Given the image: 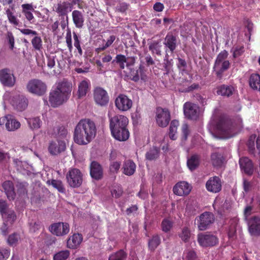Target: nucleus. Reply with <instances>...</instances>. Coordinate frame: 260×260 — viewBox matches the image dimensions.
<instances>
[{
	"label": "nucleus",
	"mask_w": 260,
	"mask_h": 260,
	"mask_svg": "<svg viewBox=\"0 0 260 260\" xmlns=\"http://www.w3.org/2000/svg\"><path fill=\"white\" fill-rule=\"evenodd\" d=\"M96 127L94 122L89 119H81L74 129V142L80 145L89 143L95 137Z\"/></svg>",
	"instance_id": "obj_1"
},
{
	"label": "nucleus",
	"mask_w": 260,
	"mask_h": 260,
	"mask_svg": "<svg viewBox=\"0 0 260 260\" xmlns=\"http://www.w3.org/2000/svg\"><path fill=\"white\" fill-rule=\"evenodd\" d=\"M109 127L112 136L119 141H125L129 137L127 129L128 118L122 115H116L110 118Z\"/></svg>",
	"instance_id": "obj_2"
},
{
	"label": "nucleus",
	"mask_w": 260,
	"mask_h": 260,
	"mask_svg": "<svg viewBox=\"0 0 260 260\" xmlns=\"http://www.w3.org/2000/svg\"><path fill=\"white\" fill-rule=\"evenodd\" d=\"M72 84L62 81L57 84L56 87L50 92L49 101L52 107H57L62 105L69 98L72 90Z\"/></svg>",
	"instance_id": "obj_3"
},
{
	"label": "nucleus",
	"mask_w": 260,
	"mask_h": 260,
	"mask_svg": "<svg viewBox=\"0 0 260 260\" xmlns=\"http://www.w3.org/2000/svg\"><path fill=\"white\" fill-rule=\"evenodd\" d=\"M47 85L42 80L37 79L29 80L26 85L27 90L38 96L43 95L47 91Z\"/></svg>",
	"instance_id": "obj_4"
},
{
	"label": "nucleus",
	"mask_w": 260,
	"mask_h": 260,
	"mask_svg": "<svg viewBox=\"0 0 260 260\" xmlns=\"http://www.w3.org/2000/svg\"><path fill=\"white\" fill-rule=\"evenodd\" d=\"M214 214L210 212H205L196 218L195 223L197 224L200 231H204L208 229L214 221Z\"/></svg>",
	"instance_id": "obj_5"
},
{
	"label": "nucleus",
	"mask_w": 260,
	"mask_h": 260,
	"mask_svg": "<svg viewBox=\"0 0 260 260\" xmlns=\"http://www.w3.org/2000/svg\"><path fill=\"white\" fill-rule=\"evenodd\" d=\"M66 178L69 185L73 188L79 187L82 183V174L78 169L70 170L67 174Z\"/></svg>",
	"instance_id": "obj_6"
},
{
	"label": "nucleus",
	"mask_w": 260,
	"mask_h": 260,
	"mask_svg": "<svg viewBox=\"0 0 260 260\" xmlns=\"http://www.w3.org/2000/svg\"><path fill=\"white\" fill-rule=\"evenodd\" d=\"M156 122L161 127H166L171 120L170 112L167 108L157 107L156 109Z\"/></svg>",
	"instance_id": "obj_7"
},
{
	"label": "nucleus",
	"mask_w": 260,
	"mask_h": 260,
	"mask_svg": "<svg viewBox=\"0 0 260 260\" xmlns=\"http://www.w3.org/2000/svg\"><path fill=\"white\" fill-rule=\"evenodd\" d=\"M198 242L203 247H210L218 244V239L215 235L210 233H201L198 236Z\"/></svg>",
	"instance_id": "obj_8"
},
{
	"label": "nucleus",
	"mask_w": 260,
	"mask_h": 260,
	"mask_svg": "<svg viewBox=\"0 0 260 260\" xmlns=\"http://www.w3.org/2000/svg\"><path fill=\"white\" fill-rule=\"evenodd\" d=\"M0 125H5L9 132H14L20 127L21 124L11 115H7L0 118Z\"/></svg>",
	"instance_id": "obj_9"
},
{
	"label": "nucleus",
	"mask_w": 260,
	"mask_h": 260,
	"mask_svg": "<svg viewBox=\"0 0 260 260\" xmlns=\"http://www.w3.org/2000/svg\"><path fill=\"white\" fill-rule=\"evenodd\" d=\"M0 82L5 86L12 87L16 82V78L12 72L8 68L0 70Z\"/></svg>",
	"instance_id": "obj_10"
},
{
	"label": "nucleus",
	"mask_w": 260,
	"mask_h": 260,
	"mask_svg": "<svg viewBox=\"0 0 260 260\" xmlns=\"http://www.w3.org/2000/svg\"><path fill=\"white\" fill-rule=\"evenodd\" d=\"M93 99L95 103L101 106L107 105L109 101V97L107 92L100 87H97L94 88Z\"/></svg>",
	"instance_id": "obj_11"
},
{
	"label": "nucleus",
	"mask_w": 260,
	"mask_h": 260,
	"mask_svg": "<svg viewBox=\"0 0 260 260\" xmlns=\"http://www.w3.org/2000/svg\"><path fill=\"white\" fill-rule=\"evenodd\" d=\"M19 30L24 35H31L34 36L31 43L35 50L40 51L42 49L43 42L42 39L41 37L39 36V34L36 31L28 28L19 29Z\"/></svg>",
	"instance_id": "obj_12"
},
{
	"label": "nucleus",
	"mask_w": 260,
	"mask_h": 260,
	"mask_svg": "<svg viewBox=\"0 0 260 260\" xmlns=\"http://www.w3.org/2000/svg\"><path fill=\"white\" fill-rule=\"evenodd\" d=\"M183 111L186 118L190 120H196L199 116V107L196 104L186 102L183 106Z\"/></svg>",
	"instance_id": "obj_13"
},
{
	"label": "nucleus",
	"mask_w": 260,
	"mask_h": 260,
	"mask_svg": "<svg viewBox=\"0 0 260 260\" xmlns=\"http://www.w3.org/2000/svg\"><path fill=\"white\" fill-rule=\"evenodd\" d=\"M246 221L250 235L256 237L260 236V218L257 216H253Z\"/></svg>",
	"instance_id": "obj_14"
},
{
	"label": "nucleus",
	"mask_w": 260,
	"mask_h": 260,
	"mask_svg": "<svg viewBox=\"0 0 260 260\" xmlns=\"http://www.w3.org/2000/svg\"><path fill=\"white\" fill-rule=\"evenodd\" d=\"M53 10L61 17V19H64L66 17V21L68 22L69 20L68 14L72 11V6L71 3L68 2H60L54 6Z\"/></svg>",
	"instance_id": "obj_15"
},
{
	"label": "nucleus",
	"mask_w": 260,
	"mask_h": 260,
	"mask_svg": "<svg viewBox=\"0 0 260 260\" xmlns=\"http://www.w3.org/2000/svg\"><path fill=\"white\" fill-rule=\"evenodd\" d=\"M115 104L116 108L121 111H127L133 105L132 100L126 95L120 94L116 99Z\"/></svg>",
	"instance_id": "obj_16"
},
{
	"label": "nucleus",
	"mask_w": 260,
	"mask_h": 260,
	"mask_svg": "<svg viewBox=\"0 0 260 260\" xmlns=\"http://www.w3.org/2000/svg\"><path fill=\"white\" fill-rule=\"evenodd\" d=\"M49 231L57 236L67 235L70 231L69 225L66 222H58L52 224L49 227Z\"/></svg>",
	"instance_id": "obj_17"
},
{
	"label": "nucleus",
	"mask_w": 260,
	"mask_h": 260,
	"mask_svg": "<svg viewBox=\"0 0 260 260\" xmlns=\"http://www.w3.org/2000/svg\"><path fill=\"white\" fill-rule=\"evenodd\" d=\"M239 164L243 173L248 176H252L254 171L252 161L247 157H242L239 159Z\"/></svg>",
	"instance_id": "obj_18"
},
{
	"label": "nucleus",
	"mask_w": 260,
	"mask_h": 260,
	"mask_svg": "<svg viewBox=\"0 0 260 260\" xmlns=\"http://www.w3.org/2000/svg\"><path fill=\"white\" fill-rule=\"evenodd\" d=\"M217 128L224 134L232 136L233 126L230 119L221 118L217 124Z\"/></svg>",
	"instance_id": "obj_19"
},
{
	"label": "nucleus",
	"mask_w": 260,
	"mask_h": 260,
	"mask_svg": "<svg viewBox=\"0 0 260 260\" xmlns=\"http://www.w3.org/2000/svg\"><path fill=\"white\" fill-rule=\"evenodd\" d=\"M221 181L217 176L210 178L206 183L207 189L210 192L217 193L221 189Z\"/></svg>",
	"instance_id": "obj_20"
},
{
	"label": "nucleus",
	"mask_w": 260,
	"mask_h": 260,
	"mask_svg": "<svg viewBox=\"0 0 260 260\" xmlns=\"http://www.w3.org/2000/svg\"><path fill=\"white\" fill-rule=\"evenodd\" d=\"M90 174L91 177L95 179H101L103 175L102 166L96 161H92L90 165Z\"/></svg>",
	"instance_id": "obj_21"
},
{
	"label": "nucleus",
	"mask_w": 260,
	"mask_h": 260,
	"mask_svg": "<svg viewBox=\"0 0 260 260\" xmlns=\"http://www.w3.org/2000/svg\"><path fill=\"white\" fill-rule=\"evenodd\" d=\"M78 89L77 96L78 99H82L85 97L87 93L90 91L91 83L88 79L81 81L78 84Z\"/></svg>",
	"instance_id": "obj_22"
},
{
	"label": "nucleus",
	"mask_w": 260,
	"mask_h": 260,
	"mask_svg": "<svg viewBox=\"0 0 260 260\" xmlns=\"http://www.w3.org/2000/svg\"><path fill=\"white\" fill-rule=\"evenodd\" d=\"M66 149V144L62 141H52L48 147L49 152L52 155H57Z\"/></svg>",
	"instance_id": "obj_23"
},
{
	"label": "nucleus",
	"mask_w": 260,
	"mask_h": 260,
	"mask_svg": "<svg viewBox=\"0 0 260 260\" xmlns=\"http://www.w3.org/2000/svg\"><path fill=\"white\" fill-rule=\"evenodd\" d=\"M73 22L75 27L82 28L84 24L85 18L83 13L79 10H75L72 12Z\"/></svg>",
	"instance_id": "obj_24"
},
{
	"label": "nucleus",
	"mask_w": 260,
	"mask_h": 260,
	"mask_svg": "<svg viewBox=\"0 0 260 260\" xmlns=\"http://www.w3.org/2000/svg\"><path fill=\"white\" fill-rule=\"evenodd\" d=\"M2 187L9 201L14 200L15 198L16 193L14 190V186L12 181L7 180L3 182Z\"/></svg>",
	"instance_id": "obj_25"
},
{
	"label": "nucleus",
	"mask_w": 260,
	"mask_h": 260,
	"mask_svg": "<svg viewBox=\"0 0 260 260\" xmlns=\"http://www.w3.org/2000/svg\"><path fill=\"white\" fill-rule=\"evenodd\" d=\"M144 67L140 64L138 69H135L133 68L128 69L129 70V76L131 80L135 82H137L141 78L142 80L145 79L144 75Z\"/></svg>",
	"instance_id": "obj_26"
},
{
	"label": "nucleus",
	"mask_w": 260,
	"mask_h": 260,
	"mask_svg": "<svg viewBox=\"0 0 260 260\" xmlns=\"http://www.w3.org/2000/svg\"><path fill=\"white\" fill-rule=\"evenodd\" d=\"M22 13L25 18L30 23L33 22L35 18L32 14L34 8L32 4H24L21 5Z\"/></svg>",
	"instance_id": "obj_27"
},
{
	"label": "nucleus",
	"mask_w": 260,
	"mask_h": 260,
	"mask_svg": "<svg viewBox=\"0 0 260 260\" xmlns=\"http://www.w3.org/2000/svg\"><path fill=\"white\" fill-rule=\"evenodd\" d=\"M82 235L80 234H74L70 237L67 241V246L69 248L76 249L82 241Z\"/></svg>",
	"instance_id": "obj_28"
},
{
	"label": "nucleus",
	"mask_w": 260,
	"mask_h": 260,
	"mask_svg": "<svg viewBox=\"0 0 260 260\" xmlns=\"http://www.w3.org/2000/svg\"><path fill=\"white\" fill-rule=\"evenodd\" d=\"M136 169V165L135 162L130 159L125 160L122 168L123 173L127 176L133 175Z\"/></svg>",
	"instance_id": "obj_29"
},
{
	"label": "nucleus",
	"mask_w": 260,
	"mask_h": 260,
	"mask_svg": "<svg viewBox=\"0 0 260 260\" xmlns=\"http://www.w3.org/2000/svg\"><path fill=\"white\" fill-rule=\"evenodd\" d=\"M230 66V63L229 60L220 63L217 66L214 64L213 70L215 72L216 76L219 79H221L222 77L223 73L228 70Z\"/></svg>",
	"instance_id": "obj_30"
},
{
	"label": "nucleus",
	"mask_w": 260,
	"mask_h": 260,
	"mask_svg": "<svg viewBox=\"0 0 260 260\" xmlns=\"http://www.w3.org/2000/svg\"><path fill=\"white\" fill-rule=\"evenodd\" d=\"M137 50L134 48H132V50L129 52L128 50H125V63L126 67L128 68H131L136 62L137 57L136 55H132V53L136 54V52Z\"/></svg>",
	"instance_id": "obj_31"
},
{
	"label": "nucleus",
	"mask_w": 260,
	"mask_h": 260,
	"mask_svg": "<svg viewBox=\"0 0 260 260\" xmlns=\"http://www.w3.org/2000/svg\"><path fill=\"white\" fill-rule=\"evenodd\" d=\"M179 126V121L176 120H172L171 122L169 127V137L171 140H175L178 138L177 129Z\"/></svg>",
	"instance_id": "obj_32"
},
{
	"label": "nucleus",
	"mask_w": 260,
	"mask_h": 260,
	"mask_svg": "<svg viewBox=\"0 0 260 260\" xmlns=\"http://www.w3.org/2000/svg\"><path fill=\"white\" fill-rule=\"evenodd\" d=\"M28 106V100L23 95H19L16 103V109L20 111L24 110Z\"/></svg>",
	"instance_id": "obj_33"
},
{
	"label": "nucleus",
	"mask_w": 260,
	"mask_h": 260,
	"mask_svg": "<svg viewBox=\"0 0 260 260\" xmlns=\"http://www.w3.org/2000/svg\"><path fill=\"white\" fill-rule=\"evenodd\" d=\"M200 158L199 155L194 154L192 155L190 158L188 159L187 164L189 170L193 171L199 167Z\"/></svg>",
	"instance_id": "obj_34"
},
{
	"label": "nucleus",
	"mask_w": 260,
	"mask_h": 260,
	"mask_svg": "<svg viewBox=\"0 0 260 260\" xmlns=\"http://www.w3.org/2000/svg\"><path fill=\"white\" fill-rule=\"evenodd\" d=\"M249 82L252 88L259 90L260 76L258 74H252L250 77Z\"/></svg>",
	"instance_id": "obj_35"
},
{
	"label": "nucleus",
	"mask_w": 260,
	"mask_h": 260,
	"mask_svg": "<svg viewBox=\"0 0 260 260\" xmlns=\"http://www.w3.org/2000/svg\"><path fill=\"white\" fill-rule=\"evenodd\" d=\"M161 240L158 235H155L152 236L151 239L148 241V248L151 251H154L155 249L160 244Z\"/></svg>",
	"instance_id": "obj_36"
},
{
	"label": "nucleus",
	"mask_w": 260,
	"mask_h": 260,
	"mask_svg": "<svg viewBox=\"0 0 260 260\" xmlns=\"http://www.w3.org/2000/svg\"><path fill=\"white\" fill-rule=\"evenodd\" d=\"M159 152L160 150L159 148L153 147L146 152L145 157L146 159L150 161L155 160L159 156Z\"/></svg>",
	"instance_id": "obj_37"
},
{
	"label": "nucleus",
	"mask_w": 260,
	"mask_h": 260,
	"mask_svg": "<svg viewBox=\"0 0 260 260\" xmlns=\"http://www.w3.org/2000/svg\"><path fill=\"white\" fill-rule=\"evenodd\" d=\"M211 161L214 167H220L223 164V158L221 154L215 152L211 155Z\"/></svg>",
	"instance_id": "obj_38"
},
{
	"label": "nucleus",
	"mask_w": 260,
	"mask_h": 260,
	"mask_svg": "<svg viewBox=\"0 0 260 260\" xmlns=\"http://www.w3.org/2000/svg\"><path fill=\"white\" fill-rule=\"evenodd\" d=\"M232 87L222 85L217 88V94L222 96H230L233 93Z\"/></svg>",
	"instance_id": "obj_39"
},
{
	"label": "nucleus",
	"mask_w": 260,
	"mask_h": 260,
	"mask_svg": "<svg viewBox=\"0 0 260 260\" xmlns=\"http://www.w3.org/2000/svg\"><path fill=\"white\" fill-rule=\"evenodd\" d=\"M27 123L31 129H36L40 128L42 121L39 117H33L26 119Z\"/></svg>",
	"instance_id": "obj_40"
},
{
	"label": "nucleus",
	"mask_w": 260,
	"mask_h": 260,
	"mask_svg": "<svg viewBox=\"0 0 260 260\" xmlns=\"http://www.w3.org/2000/svg\"><path fill=\"white\" fill-rule=\"evenodd\" d=\"M191 190V186L186 182L180 181V196L188 195Z\"/></svg>",
	"instance_id": "obj_41"
},
{
	"label": "nucleus",
	"mask_w": 260,
	"mask_h": 260,
	"mask_svg": "<svg viewBox=\"0 0 260 260\" xmlns=\"http://www.w3.org/2000/svg\"><path fill=\"white\" fill-rule=\"evenodd\" d=\"M126 253L121 249L110 255L109 260H126Z\"/></svg>",
	"instance_id": "obj_42"
},
{
	"label": "nucleus",
	"mask_w": 260,
	"mask_h": 260,
	"mask_svg": "<svg viewBox=\"0 0 260 260\" xmlns=\"http://www.w3.org/2000/svg\"><path fill=\"white\" fill-rule=\"evenodd\" d=\"M47 183L49 184H51L53 187L57 189L59 192L61 193H64L65 192V188L62 182L60 180L52 179L51 181H48Z\"/></svg>",
	"instance_id": "obj_43"
},
{
	"label": "nucleus",
	"mask_w": 260,
	"mask_h": 260,
	"mask_svg": "<svg viewBox=\"0 0 260 260\" xmlns=\"http://www.w3.org/2000/svg\"><path fill=\"white\" fill-rule=\"evenodd\" d=\"M9 22L15 26H19V21L14 13L9 9L6 11Z\"/></svg>",
	"instance_id": "obj_44"
},
{
	"label": "nucleus",
	"mask_w": 260,
	"mask_h": 260,
	"mask_svg": "<svg viewBox=\"0 0 260 260\" xmlns=\"http://www.w3.org/2000/svg\"><path fill=\"white\" fill-rule=\"evenodd\" d=\"M2 217L6 220V222H9L11 224H12L16 219V215L14 211L11 209Z\"/></svg>",
	"instance_id": "obj_45"
},
{
	"label": "nucleus",
	"mask_w": 260,
	"mask_h": 260,
	"mask_svg": "<svg viewBox=\"0 0 260 260\" xmlns=\"http://www.w3.org/2000/svg\"><path fill=\"white\" fill-rule=\"evenodd\" d=\"M161 45L158 42H153L149 45V49L151 51L152 54L155 53L157 55H161Z\"/></svg>",
	"instance_id": "obj_46"
},
{
	"label": "nucleus",
	"mask_w": 260,
	"mask_h": 260,
	"mask_svg": "<svg viewBox=\"0 0 260 260\" xmlns=\"http://www.w3.org/2000/svg\"><path fill=\"white\" fill-rule=\"evenodd\" d=\"M166 45L173 51L176 48V38L173 36H167L166 38Z\"/></svg>",
	"instance_id": "obj_47"
},
{
	"label": "nucleus",
	"mask_w": 260,
	"mask_h": 260,
	"mask_svg": "<svg viewBox=\"0 0 260 260\" xmlns=\"http://www.w3.org/2000/svg\"><path fill=\"white\" fill-rule=\"evenodd\" d=\"M121 165L120 161H112L110 162L109 171L111 174H117Z\"/></svg>",
	"instance_id": "obj_48"
},
{
	"label": "nucleus",
	"mask_w": 260,
	"mask_h": 260,
	"mask_svg": "<svg viewBox=\"0 0 260 260\" xmlns=\"http://www.w3.org/2000/svg\"><path fill=\"white\" fill-rule=\"evenodd\" d=\"M70 255V252L68 250L60 251L54 255V260H66Z\"/></svg>",
	"instance_id": "obj_49"
},
{
	"label": "nucleus",
	"mask_w": 260,
	"mask_h": 260,
	"mask_svg": "<svg viewBox=\"0 0 260 260\" xmlns=\"http://www.w3.org/2000/svg\"><path fill=\"white\" fill-rule=\"evenodd\" d=\"M228 55L229 53L226 50H224L221 51L217 55L214 64H215L216 66H217L220 63L226 61L225 59L227 58Z\"/></svg>",
	"instance_id": "obj_50"
},
{
	"label": "nucleus",
	"mask_w": 260,
	"mask_h": 260,
	"mask_svg": "<svg viewBox=\"0 0 260 260\" xmlns=\"http://www.w3.org/2000/svg\"><path fill=\"white\" fill-rule=\"evenodd\" d=\"M256 138L255 135H252L250 136L248 142L247 143L248 148L249 152L251 154H254L255 147L254 141Z\"/></svg>",
	"instance_id": "obj_51"
},
{
	"label": "nucleus",
	"mask_w": 260,
	"mask_h": 260,
	"mask_svg": "<svg viewBox=\"0 0 260 260\" xmlns=\"http://www.w3.org/2000/svg\"><path fill=\"white\" fill-rule=\"evenodd\" d=\"M161 229L165 232L170 231L173 226V222L168 219H164L161 222Z\"/></svg>",
	"instance_id": "obj_52"
},
{
	"label": "nucleus",
	"mask_w": 260,
	"mask_h": 260,
	"mask_svg": "<svg viewBox=\"0 0 260 260\" xmlns=\"http://www.w3.org/2000/svg\"><path fill=\"white\" fill-rule=\"evenodd\" d=\"M191 233L190 230L187 227L182 229L181 236H180L182 241L187 242L190 238Z\"/></svg>",
	"instance_id": "obj_53"
},
{
	"label": "nucleus",
	"mask_w": 260,
	"mask_h": 260,
	"mask_svg": "<svg viewBox=\"0 0 260 260\" xmlns=\"http://www.w3.org/2000/svg\"><path fill=\"white\" fill-rule=\"evenodd\" d=\"M115 61L117 63L119 64L121 69H124L125 68L124 63H125V56L122 54H117L115 57Z\"/></svg>",
	"instance_id": "obj_54"
},
{
	"label": "nucleus",
	"mask_w": 260,
	"mask_h": 260,
	"mask_svg": "<svg viewBox=\"0 0 260 260\" xmlns=\"http://www.w3.org/2000/svg\"><path fill=\"white\" fill-rule=\"evenodd\" d=\"M10 209L7 202L0 200V213L2 216H4L5 214Z\"/></svg>",
	"instance_id": "obj_55"
},
{
	"label": "nucleus",
	"mask_w": 260,
	"mask_h": 260,
	"mask_svg": "<svg viewBox=\"0 0 260 260\" xmlns=\"http://www.w3.org/2000/svg\"><path fill=\"white\" fill-rule=\"evenodd\" d=\"M7 40L10 45V49L13 50L14 48L15 39L11 31H8L7 34Z\"/></svg>",
	"instance_id": "obj_56"
},
{
	"label": "nucleus",
	"mask_w": 260,
	"mask_h": 260,
	"mask_svg": "<svg viewBox=\"0 0 260 260\" xmlns=\"http://www.w3.org/2000/svg\"><path fill=\"white\" fill-rule=\"evenodd\" d=\"M182 140H186L187 139L188 136L190 134V130L189 129L188 125L187 123H184L182 127Z\"/></svg>",
	"instance_id": "obj_57"
},
{
	"label": "nucleus",
	"mask_w": 260,
	"mask_h": 260,
	"mask_svg": "<svg viewBox=\"0 0 260 260\" xmlns=\"http://www.w3.org/2000/svg\"><path fill=\"white\" fill-rule=\"evenodd\" d=\"M66 42L69 50L71 51L73 49L72 34L70 30H69L66 34Z\"/></svg>",
	"instance_id": "obj_58"
},
{
	"label": "nucleus",
	"mask_w": 260,
	"mask_h": 260,
	"mask_svg": "<svg viewBox=\"0 0 260 260\" xmlns=\"http://www.w3.org/2000/svg\"><path fill=\"white\" fill-rule=\"evenodd\" d=\"M17 191L20 196L27 195V191L25 185L22 183H19L17 184Z\"/></svg>",
	"instance_id": "obj_59"
},
{
	"label": "nucleus",
	"mask_w": 260,
	"mask_h": 260,
	"mask_svg": "<svg viewBox=\"0 0 260 260\" xmlns=\"http://www.w3.org/2000/svg\"><path fill=\"white\" fill-rule=\"evenodd\" d=\"M18 239L19 236L17 234L14 233L10 235L9 236L7 241L10 245L13 246L14 244H15L18 242Z\"/></svg>",
	"instance_id": "obj_60"
},
{
	"label": "nucleus",
	"mask_w": 260,
	"mask_h": 260,
	"mask_svg": "<svg viewBox=\"0 0 260 260\" xmlns=\"http://www.w3.org/2000/svg\"><path fill=\"white\" fill-rule=\"evenodd\" d=\"M243 187L244 190L246 192H248L252 189L253 187L252 183L246 178H243Z\"/></svg>",
	"instance_id": "obj_61"
},
{
	"label": "nucleus",
	"mask_w": 260,
	"mask_h": 260,
	"mask_svg": "<svg viewBox=\"0 0 260 260\" xmlns=\"http://www.w3.org/2000/svg\"><path fill=\"white\" fill-rule=\"evenodd\" d=\"M0 260L8 258L10 254V249L9 248H2L0 249Z\"/></svg>",
	"instance_id": "obj_62"
},
{
	"label": "nucleus",
	"mask_w": 260,
	"mask_h": 260,
	"mask_svg": "<svg viewBox=\"0 0 260 260\" xmlns=\"http://www.w3.org/2000/svg\"><path fill=\"white\" fill-rule=\"evenodd\" d=\"M253 209V206L250 205H248L245 208L244 210V215L246 220L249 219L248 216L252 214Z\"/></svg>",
	"instance_id": "obj_63"
},
{
	"label": "nucleus",
	"mask_w": 260,
	"mask_h": 260,
	"mask_svg": "<svg viewBox=\"0 0 260 260\" xmlns=\"http://www.w3.org/2000/svg\"><path fill=\"white\" fill-rule=\"evenodd\" d=\"M200 88V86L198 83H193L191 84L190 86H188L187 88L182 90V92H189L192 91L194 90H198Z\"/></svg>",
	"instance_id": "obj_64"
}]
</instances>
